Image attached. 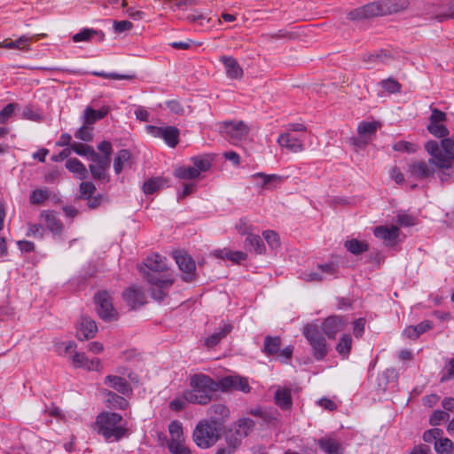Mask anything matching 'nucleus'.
I'll list each match as a JSON object with an SVG mask.
<instances>
[{
	"label": "nucleus",
	"mask_w": 454,
	"mask_h": 454,
	"mask_svg": "<svg viewBox=\"0 0 454 454\" xmlns=\"http://www.w3.org/2000/svg\"><path fill=\"white\" fill-rule=\"evenodd\" d=\"M144 266L153 272L146 276L151 285L148 290L151 297L157 301H163L175 283L173 274L168 271L167 258L158 253H150L144 261Z\"/></svg>",
	"instance_id": "1"
},
{
	"label": "nucleus",
	"mask_w": 454,
	"mask_h": 454,
	"mask_svg": "<svg viewBox=\"0 0 454 454\" xmlns=\"http://www.w3.org/2000/svg\"><path fill=\"white\" fill-rule=\"evenodd\" d=\"M409 4V0H379L348 12L347 19L350 21H363L391 15L407 9Z\"/></svg>",
	"instance_id": "2"
},
{
	"label": "nucleus",
	"mask_w": 454,
	"mask_h": 454,
	"mask_svg": "<svg viewBox=\"0 0 454 454\" xmlns=\"http://www.w3.org/2000/svg\"><path fill=\"white\" fill-rule=\"evenodd\" d=\"M190 388L184 390L183 396L192 404L207 405L215 399L219 384L210 376L195 373L190 377Z\"/></svg>",
	"instance_id": "3"
},
{
	"label": "nucleus",
	"mask_w": 454,
	"mask_h": 454,
	"mask_svg": "<svg viewBox=\"0 0 454 454\" xmlns=\"http://www.w3.org/2000/svg\"><path fill=\"white\" fill-rule=\"evenodd\" d=\"M122 422L120 414L105 411L97 416L94 427L106 442H114L123 438L128 432Z\"/></svg>",
	"instance_id": "4"
},
{
	"label": "nucleus",
	"mask_w": 454,
	"mask_h": 454,
	"mask_svg": "<svg viewBox=\"0 0 454 454\" xmlns=\"http://www.w3.org/2000/svg\"><path fill=\"white\" fill-rule=\"evenodd\" d=\"M425 150L431 156L430 164H434L437 168H452L454 161V140L452 138L442 139L441 147L437 141L429 140L425 144Z\"/></svg>",
	"instance_id": "5"
},
{
	"label": "nucleus",
	"mask_w": 454,
	"mask_h": 454,
	"mask_svg": "<svg viewBox=\"0 0 454 454\" xmlns=\"http://www.w3.org/2000/svg\"><path fill=\"white\" fill-rule=\"evenodd\" d=\"M222 428L207 419L200 420L192 432V440L200 449H208L215 445L221 437Z\"/></svg>",
	"instance_id": "6"
},
{
	"label": "nucleus",
	"mask_w": 454,
	"mask_h": 454,
	"mask_svg": "<svg viewBox=\"0 0 454 454\" xmlns=\"http://www.w3.org/2000/svg\"><path fill=\"white\" fill-rule=\"evenodd\" d=\"M302 333L312 348L313 357L317 361L324 360L328 354V347L319 326L317 324H307Z\"/></svg>",
	"instance_id": "7"
},
{
	"label": "nucleus",
	"mask_w": 454,
	"mask_h": 454,
	"mask_svg": "<svg viewBox=\"0 0 454 454\" xmlns=\"http://www.w3.org/2000/svg\"><path fill=\"white\" fill-rule=\"evenodd\" d=\"M218 127L221 135L232 144L240 141L249 133L248 126L242 121H223Z\"/></svg>",
	"instance_id": "8"
},
{
	"label": "nucleus",
	"mask_w": 454,
	"mask_h": 454,
	"mask_svg": "<svg viewBox=\"0 0 454 454\" xmlns=\"http://www.w3.org/2000/svg\"><path fill=\"white\" fill-rule=\"evenodd\" d=\"M94 301L98 306V313L101 319L110 322L119 318V313L113 305V297L107 291L98 292L94 296Z\"/></svg>",
	"instance_id": "9"
},
{
	"label": "nucleus",
	"mask_w": 454,
	"mask_h": 454,
	"mask_svg": "<svg viewBox=\"0 0 454 454\" xmlns=\"http://www.w3.org/2000/svg\"><path fill=\"white\" fill-rule=\"evenodd\" d=\"M145 129L152 137L162 138L170 148H175L179 143L180 130L175 126L147 125Z\"/></svg>",
	"instance_id": "10"
},
{
	"label": "nucleus",
	"mask_w": 454,
	"mask_h": 454,
	"mask_svg": "<svg viewBox=\"0 0 454 454\" xmlns=\"http://www.w3.org/2000/svg\"><path fill=\"white\" fill-rule=\"evenodd\" d=\"M425 12L438 22L454 20V0H450L446 4L428 3L425 5Z\"/></svg>",
	"instance_id": "11"
},
{
	"label": "nucleus",
	"mask_w": 454,
	"mask_h": 454,
	"mask_svg": "<svg viewBox=\"0 0 454 454\" xmlns=\"http://www.w3.org/2000/svg\"><path fill=\"white\" fill-rule=\"evenodd\" d=\"M174 258L179 270L184 273L183 280L192 282L195 278L196 265L193 259L185 253L175 252Z\"/></svg>",
	"instance_id": "12"
},
{
	"label": "nucleus",
	"mask_w": 454,
	"mask_h": 454,
	"mask_svg": "<svg viewBox=\"0 0 454 454\" xmlns=\"http://www.w3.org/2000/svg\"><path fill=\"white\" fill-rule=\"evenodd\" d=\"M90 160L92 163L89 165V169L92 177L95 180L101 181L103 183L109 182L107 170L110 167L111 159H107V157H101V155L98 153V157L92 158Z\"/></svg>",
	"instance_id": "13"
},
{
	"label": "nucleus",
	"mask_w": 454,
	"mask_h": 454,
	"mask_svg": "<svg viewBox=\"0 0 454 454\" xmlns=\"http://www.w3.org/2000/svg\"><path fill=\"white\" fill-rule=\"evenodd\" d=\"M347 320L344 317L333 315L326 317L321 325V330L329 339H335L338 333L345 330Z\"/></svg>",
	"instance_id": "14"
},
{
	"label": "nucleus",
	"mask_w": 454,
	"mask_h": 454,
	"mask_svg": "<svg viewBox=\"0 0 454 454\" xmlns=\"http://www.w3.org/2000/svg\"><path fill=\"white\" fill-rule=\"evenodd\" d=\"M207 414L209 419L207 420L223 429L224 423L230 417V410L225 404L215 403L209 407Z\"/></svg>",
	"instance_id": "15"
},
{
	"label": "nucleus",
	"mask_w": 454,
	"mask_h": 454,
	"mask_svg": "<svg viewBox=\"0 0 454 454\" xmlns=\"http://www.w3.org/2000/svg\"><path fill=\"white\" fill-rule=\"evenodd\" d=\"M278 144L282 148L286 149L291 153H301L304 150L303 140L297 137L291 132L281 133L278 139Z\"/></svg>",
	"instance_id": "16"
},
{
	"label": "nucleus",
	"mask_w": 454,
	"mask_h": 454,
	"mask_svg": "<svg viewBox=\"0 0 454 454\" xmlns=\"http://www.w3.org/2000/svg\"><path fill=\"white\" fill-rule=\"evenodd\" d=\"M121 297L130 309H137L142 305V287L131 285L122 292Z\"/></svg>",
	"instance_id": "17"
},
{
	"label": "nucleus",
	"mask_w": 454,
	"mask_h": 454,
	"mask_svg": "<svg viewBox=\"0 0 454 454\" xmlns=\"http://www.w3.org/2000/svg\"><path fill=\"white\" fill-rule=\"evenodd\" d=\"M434 166V164H430L429 161L427 163L423 160H416L413 162H411L408 165V171L411 174V176L422 180L426 179L434 173V168L430 167Z\"/></svg>",
	"instance_id": "18"
},
{
	"label": "nucleus",
	"mask_w": 454,
	"mask_h": 454,
	"mask_svg": "<svg viewBox=\"0 0 454 454\" xmlns=\"http://www.w3.org/2000/svg\"><path fill=\"white\" fill-rule=\"evenodd\" d=\"M97 332L96 322L88 317H82L76 330V337L80 340H89L93 338Z\"/></svg>",
	"instance_id": "19"
},
{
	"label": "nucleus",
	"mask_w": 454,
	"mask_h": 454,
	"mask_svg": "<svg viewBox=\"0 0 454 454\" xmlns=\"http://www.w3.org/2000/svg\"><path fill=\"white\" fill-rule=\"evenodd\" d=\"M400 230L398 227L392 225L387 226H377L373 231V234L376 238L384 240L387 246L393 247L396 243Z\"/></svg>",
	"instance_id": "20"
},
{
	"label": "nucleus",
	"mask_w": 454,
	"mask_h": 454,
	"mask_svg": "<svg viewBox=\"0 0 454 454\" xmlns=\"http://www.w3.org/2000/svg\"><path fill=\"white\" fill-rule=\"evenodd\" d=\"M223 65L226 75L231 79H241L244 72L238 60L232 56L223 55L219 59Z\"/></svg>",
	"instance_id": "21"
},
{
	"label": "nucleus",
	"mask_w": 454,
	"mask_h": 454,
	"mask_svg": "<svg viewBox=\"0 0 454 454\" xmlns=\"http://www.w3.org/2000/svg\"><path fill=\"white\" fill-rule=\"evenodd\" d=\"M72 363L76 368H83L88 371L98 372L101 370L102 365L98 358L89 359L83 353H74L72 356Z\"/></svg>",
	"instance_id": "22"
},
{
	"label": "nucleus",
	"mask_w": 454,
	"mask_h": 454,
	"mask_svg": "<svg viewBox=\"0 0 454 454\" xmlns=\"http://www.w3.org/2000/svg\"><path fill=\"white\" fill-rule=\"evenodd\" d=\"M253 179H262L261 188L265 190L275 189L278 184H281L286 180V176L277 174H265L263 172H257L251 176Z\"/></svg>",
	"instance_id": "23"
},
{
	"label": "nucleus",
	"mask_w": 454,
	"mask_h": 454,
	"mask_svg": "<svg viewBox=\"0 0 454 454\" xmlns=\"http://www.w3.org/2000/svg\"><path fill=\"white\" fill-rule=\"evenodd\" d=\"M40 217L46 224L48 230L53 234L59 235L63 231V224L59 219L57 218L56 213L51 210H43L40 214Z\"/></svg>",
	"instance_id": "24"
},
{
	"label": "nucleus",
	"mask_w": 454,
	"mask_h": 454,
	"mask_svg": "<svg viewBox=\"0 0 454 454\" xmlns=\"http://www.w3.org/2000/svg\"><path fill=\"white\" fill-rule=\"evenodd\" d=\"M104 383L124 395H129L132 391L127 380L120 376L107 375L104 379Z\"/></svg>",
	"instance_id": "25"
},
{
	"label": "nucleus",
	"mask_w": 454,
	"mask_h": 454,
	"mask_svg": "<svg viewBox=\"0 0 454 454\" xmlns=\"http://www.w3.org/2000/svg\"><path fill=\"white\" fill-rule=\"evenodd\" d=\"M93 38H96L97 42L101 43L105 40V34L101 30L83 28L72 36V40L74 43L90 42Z\"/></svg>",
	"instance_id": "26"
},
{
	"label": "nucleus",
	"mask_w": 454,
	"mask_h": 454,
	"mask_svg": "<svg viewBox=\"0 0 454 454\" xmlns=\"http://www.w3.org/2000/svg\"><path fill=\"white\" fill-rule=\"evenodd\" d=\"M168 186V180L162 176L150 177L144 182V194L152 195Z\"/></svg>",
	"instance_id": "27"
},
{
	"label": "nucleus",
	"mask_w": 454,
	"mask_h": 454,
	"mask_svg": "<svg viewBox=\"0 0 454 454\" xmlns=\"http://www.w3.org/2000/svg\"><path fill=\"white\" fill-rule=\"evenodd\" d=\"M432 327H433V323L429 320H425V321L420 322L417 325L407 326L403 331V334L411 340H416L422 333L432 329Z\"/></svg>",
	"instance_id": "28"
},
{
	"label": "nucleus",
	"mask_w": 454,
	"mask_h": 454,
	"mask_svg": "<svg viewBox=\"0 0 454 454\" xmlns=\"http://www.w3.org/2000/svg\"><path fill=\"white\" fill-rule=\"evenodd\" d=\"M33 40V37L27 35H21L17 40H12L10 38L4 39L0 43V47L6 49H18L22 51H29V43Z\"/></svg>",
	"instance_id": "29"
},
{
	"label": "nucleus",
	"mask_w": 454,
	"mask_h": 454,
	"mask_svg": "<svg viewBox=\"0 0 454 454\" xmlns=\"http://www.w3.org/2000/svg\"><path fill=\"white\" fill-rule=\"evenodd\" d=\"M244 247L248 251H254L257 254H262L266 252V247L262 239L256 234L249 235L244 242Z\"/></svg>",
	"instance_id": "30"
},
{
	"label": "nucleus",
	"mask_w": 454,
	"mask_h": 454,
	"mask_svg": "<svg viewBox=\"0 0 454 454\" xmlns=\"http://www.w3.org/2000/svg\"><path fill=\"white\" fill-rule=\"evenodd\" d=\"M66 168L68 171L74 174L79 179H86L88 177V170L85 165L76 158L67 160Z\"/></svg>",
	"instance_id": "31"
},
{
	"label": "nucleus",
	"mask_w": 454,
	"mask_h": 454,
	"mask_svg": "<svg viewBox=\"0 0 454 454\" xmlns=\"http://www.w3.org/2000/svg\"><path fill=\"white\" fill-rule=\"evenodd\" d=\"M274 399L275 403L282 410L290 409L293 403L291 390L286 387L278 389L275 393Z\"/></svg>",
	"instance_id": "32"
},
{
	"label": "nucleus",
	"mask_w": 454,
	"mask_h": 454,
	"mask_svg": "<svg viewBox=\"0 0 454 454\" xmlns=\"http://www.w3.org/2000/svg\"><path fill=\"white\" fill-rule=\"evenodd\" d=\"M104 393L109 408L124 410L128 407V402L124 397L108 390H106Z\"/></svg>",
	"instance_id": "33"
},
{
	"label": "nucleus",
	"mask_w": 454,
	"mask_h": 454,
	"mask_svg": "<svg viewBox=\"0 0 454 454\" xmlns=\"http://www.w3.org/2000/svg\"><path fill=\"white\" fill-rule=\"evenodd\" d=\"M344 247L352 254L359 255L369 249V245L364 240L350 239L344 242Z\"/></svg>",
	"instance_id": "34"
},
{
	"label": "nucleus",
	"mask_w": 454,
	"mask_h": 454,
	"mask_svg": "<svg viewBox=\"0 0 454 454\" xmlns=\"http://www.w3.org/2000/svg\"><path fill=\"white\" fill-rule=\"evenodd\" d=\"M232 330V325L230 324L224 325V326L218 332L212 333L210 336L206 338L205 345L207 348L215 347L223 338H225Z\"/></svg>",
	"instance_id": "35"
},
{
	"label": "nucleus",
	"mask_w": 454,
	"mask_h": 454,
	"mask_svg": "<svg viewBox=\"0 0 454 454\" xmlns=\"http://www.w3.org/2000/svg\"><path fill=\"white\" fill-rule=\"evenodd\" d=\"M318 446L327 454H341L340 443L333 438L325 437L319 439Z\"/></svg>",
	"instance_id": "36"
},
{
	"label": "nucleus",
	"mask_w": 454,
	"mask_h": 454,
	"mask_svg": "<svg viewBox=\"0 0 454 454\" xmlns=\"http://www.w3.org/2000/svg\"><path fill=\"white\" fill-rule=\"evenodd\" d=\"M281 348V339L278 336L267 335L264 338L263 353L267 356L278 355Z\"/></svg>",
	"instance_id": "37"
},
{
	"label": "nucleus",
	"mask_w": 454,
	"mask_h": 454,
	"mask_svg": "<svg viewBox=\"0 0 454 454\" xmlns=\"http://www.w3.org/2000/svg\"><path fill=\"white\" fill-rule=\"evenodd\" d=\"M380 128V122L379 121H361L357 126V132L362 137H371Z\"/></svg>",
	"instance_id": "38"
},
{
	"label": "nucleus",
	"mask_w": 454,
	"mask_h": 454,
	"mask_svg": "<svg viewBox=\"0 0 454 454\" xmlns=\"http://www.w3.org/2000/svg\"><path fill=\"white\" fill-rule=\"evenodd\" d=\"M336 351L342 358H348L352 348V337L350 334H343L336 345Z\"/></svg>",
	"instance_id": "39"
},
{
	"label": "nucleus",
	"mask_w": 454,
	"mask_h": 454,
	"mask_svg": "<svg viewBox=\"0 0 454 454\" xmlns=\"http://www.w3.org/2000/svg\"><path fill=\"white\" fill-rule=\"evenodd\" d=\"M75 153L81 156L86 157L88 160H91L92 158L98 157V153L95 152L92 146L88 145L86 144L74 142L71 145V149Z\"/></svg>",
	"instance_id": "40"
},
{
	"label": "nucleus",
	"mask_w": 454,
	"mask_h": 454,
	"mask_svg": "<svg viewBox=\"0 0 454 454\" xmlns=\"http://www.w3.org/2000/svg\"><path fill=\"white\" fill-rule=\"evenodd\" d=\"M174 176L183 180L195 179L199 176V172L194 167L182 166L175 169Z\"/></svg>",
	"instance_id": "41"
},
{
	"label": "nucleus",
	"mask_w": 454,
	"mask_h": 454,
	"mask_svg": "<svg viewBox=\"0 0 454 454\" xmlns=\"http://www.w3.org/2000/svg\"><path fill=\"white\" fill-rule=\"evenodd\" d=\"M225 438L228 446L231 449L235 450L241 444L242 440L245 438V433L239 434L235 427L230 428Z\"/></svg>",
	"instance_id": "42"
},
{
	"label": "nucleus",
	"mask_w": 454,
	"mask_h": 454,
	"mask_svg": "<svg viewBox=\"0 0 454 454\" xmlns=\"http://www.w3.org/2000/svg\"><path fill=\"white\" fill-rule=\"evenodd\" d=\"M106 114V110H94L90 107H87L84 110V123L93 125L98 120L103 119Z\"/></svg>",
	"instance_id": "43"
},
{
	"label": "nucleus",
	"mask_w": 454,
	"mask_h": 454,
	"mask_svg": "<svg viewBox=\"0 0 454 454\" xmlns=\"http://www.w3.org/2000/svg\"><path fill=\"white\" fill-rule=\"evenodd\" d=\"M170 440L168 442H178L184 440L183 425L178 420H173L168 425Z\"/></svg>",
	"instance_id": "44"
},
{
	"label": "nucleus",
	"mask_w": 454,
	"mask_h": 454,
	"mask_svg": "<svg viewBox=\"0 0 454 454\" xmlns=\"http://www.w3.org/2000/svg\"><path fill=\"white\" fill-rule=\"evenodd\" d=\"M129 158L130 153L126 149H121L117 153L114 160V169L117 175L122 171L124 163L127 162Z\"/></svg>",
	"instance_id": "45"
},
{
	"label": "nucleus",
	"mask_w": 454,
	"mask_h": 454,
	"mask_svg": "<svg viewBox=\"0 0 454 454\" xmlns=\"http://www.w3.org/2000/svg\"><path fill=\"white\" fill-rule=\"evenodd\" d=\"M255 423L252 419L243 418L239 419L234 425V427L239 432V434L245 433V437L247 436L250 431L254 427Z\"/></svg>",
	"instance_id": "46"
},
{
	"label": "nucleus",
	"mask_w": 454,
	"mask_h": 454,
	"mask_svg": "<svg viewBox=\"0 0 454 454\" xmlns=\"http://www.w3.org/2000/svg\"><path fill=\"white\" fill-rule=\"evenodd\" d=\"M427 130L434 137L442 139L446 138L450 133L448 128L442 123H429Z\"/></svg>",
	"instance_id": "47"
},
{
	"label": "nucleus",
	"mask_w": 454,
	"mask_h": 454,
	"mask_svg": "<svg viewBox=\"0 0 454 454\" xmlns=\"http://www.w3.org/2000/svg\"><path fill=\"white\" fill-rule=\"evenodd\" d=\"M51 196V192L47 189H36L30 194V203L33 205H40Z\"/></svg>",
	"instance_id": "48"
},
{
	"label": "nucleus",
	"mask_w": 454,
	"mask_h": 454,
	"mask_svg": "<svg viewBox=\"0 0 454 454\" xmlns=\"http://www.w3.org/2000/svg\"><path fill=\"white\" fill-rule=\"evenodd\" d=\"M238 378L239 376H225L223 377L220 380L216 381V384H219V389H221L223 392L235 390Z\"/></svg>",
	"instance_id": "49"
},
{
	"label": "nucleus",
	"mask_w": 454,
	"mask_h": 454,
	"mask_svg": "<svg viewBox=\"0 0 454 454\" xmlns=\"http://www.w3.org/2000/svg\"><path fill=\"white\" fill-rule=\"evenodd\" d=\"M434 449L438 454H450L453 450V442L449 438H442L434 442Z\"/></svg>",
	"instance_id": "50"
},
{
	"label": "nucleus",
	"mask_w": 454,
	"mask_h": 454,
	"mask_svg": "<svg viewBox=\"0 0 454 454\" xmlns=\"http://www.w3.org/2000/svg\"><path fill=\"white\" fill-rule=\"evenodd\" d=\"M168 448L172 454H192L191 450L185 445L184 440L168 442Z\"/></svg>",
	"instance_id": "51"
},
{
	"label": "nucleus",
	"mask_w": 454,
	"mask_h": 454,
	"mask_svg": "<svg viewBox=\"0 0 454 454\" xmlns=\"http://www.w3.org/2000/svg\"><path fill=\"white\" fill-rule=\"evenodd\" d=\"M91 125L84 124L75 133L74 137L77 139L85 142H90L93 139Z\"/></svg>",
	"instance_id": "52"
},
{
	"label": "nucleus",
	"mask_w": 454,
	"mask_h": 454,
	"mask_svg": "<svg viewBox=\"0 0 454 454\" xmlns=\"http://www.w3.org/2000/svg\"><path fill=\"white\" fill-rule=\"evenodd\" d=\"M19 105L17 103H9L7 104L0 112V123H6L9 119L14 114V111L18 108Z\"/></svg>",
	"instance_id": "53"
},
{
	"label": "nucleus",
	"mask_w": 454,
	"mask_h": 454,
	"mask_svg": "<svg viewBox=\"0 0 454 454\" xmlns=\"http://www.w3.org/2000/svg\"><path fill=\"white\" fill-rule=\"evenodd\" d=\"M449 418L450 415L447 411L437 410L430 416L429 423L434 427L440 426L442 422L447 421Z\"/></svg>",
	"instance_id": "54"
},
{
	"label": "nucleus",
	"mask_w": 454,
	"mask_h": 454,
	"mask_svg": "<svg viewBox=\"0 0 454 454\" xmlns=\"http://www.w3.org/2000/svg\"><path fill=\"white\" fill-rule=\"evenodd\" d=\"M262 237L272 249L279 247V236L276 231L270 230L264 231Z\"/></svg>",
	"instance_id": "55"
},
{
	"label": "nucleus",
	"mask_w": 454,
	"mask_h": 454,
	"mask_svg": "<svg viewBox=\"0 0 454 454\" xmlns=\"http://www.w3.org/2000/svg\"><path fill=\"white\" fill-rule=\"evenodd\" d=\"M236 230L242 236L249 237V235L254 233L253 225L245 218L239 219V223L236 224Z\"/></svg>",
	"instance_id": "56"
},
{
	"label": "nucleus",
	"mask_w": 454,
	"mask_h": 454,
	"mask_svg": "<svg viewBox=\"0 0 454 454\" xmlns=\"http://www.w3.org/2000/svg\"><path fill=\"white\" fill-rule=\"evenodd\" d=\"M193 167L198 169L199 176L200 172H206L211 168V161L208 159L201 157H192Z\"/></svg>",
	"instance_id": "57"
},
{
	"label": "nucleus",
	"mask_w": 454,
	"mask_h": 454,
	"mask_svg": "<svg viewBox=\"0 0 454 454\" xmlns=\"http://www.w3.org/2000/svg\"><path fill=\"white\" fill-rule=\"evenodd\" d=\"M382 88L389 93H396L401 90V84L395 79H386L381 82Z\"/></svg>",
	"instance_id": "58"
},
{
	"label": "nucleus",
	"mask_w": 454,
	"mask_h": 454,
	"mask_svg": "<svg viewBox=\"0 0 454 454\" xmlns=\"http://www.w3.org/2000/svg\"><path fill=\"white\" fill-rule=\"evenodd\" d=\"M393 149L396 152L414 153L416 152V145L407 141H398L393 145Z\"/></svg>",
	"instance_id": "59"
},
{
	"label": "nucleus",
	"mask_w": 454,
	"mask_h": 454,
	"mask_svg": "<svg viewBox=\"0 0 454 454\" xmlns=\"http://www.w3.org/2000/svg\"><path fill=\"white\" fill-rule=\"evenodd\" d=\"M81 198L86 200V197H90L96 191V186L91 182H82L79 186Z\"/></svg>",
	"instance_id": "60"
},
{
	"label": "nucleus",
	"mask_w": 454,
	"mask_h": 454,
	"mask_svg": "<svg viewBox=\"0 0 454 454\" xmlns=\"http://www.w3.org/2000/svg\"><path fill=\"white\" fill-rule=\"evenodd\" d=\"M447 115L444 112L431 107V115L429 117V123H442L446 121Z\"/></svg>",
	"instance_id": "61"
},
{
	"label": "nucleus",
	"mask_w": 454,
	"mask_h": 454,
	"mask_svg": "<svg viewBox=\"0 0 454 454\" xmlns=\"http://www.w3.org/2000/svg\"><path fill=\"white\" fill-rule=\"evenodd\" d=\"M22 116L25 119H27L30 121H39L42 120L41 114L38 112L35 111L33 106H27L23 109Z\"/></svg>",
	"instance_id": "62"
},
{
	"label": "nucleus",
	"mask_w": 454,
	"mask_h": 454,
	"mask_svg": "<svg viewBox=\"0 0 454 454\" xmlns=\"http://www.w3.org/2000/svg\"><path fill=\"white\" fill-rule=\"evenodd\" d=\"M317 268L320 270L321 272L326 273L328 275H336L339 270L338 265L333 262L317 264Z\"/></svg>",
	"instance_id": "63"
},
{
	"label": "nucleus",
	"mask_w": 454,
	"mask_h": 454,
	"mask_svg": "<svg viewBox=\"0 0 454 454\" xmlns=\"http://www.w3.org/2000/svg\"><path fill=\"white\" fill-rule=\"evenodd\" d=\"M444 372L441 377V382L448 381L454 377V358H451L445 365Z\"/></svg>",
	"instance_id": "64"
}]
</instances>
